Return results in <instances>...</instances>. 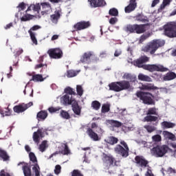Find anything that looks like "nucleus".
Wrapping results in <instances>:
<instances>
[{"mask_svg":"<svg viewBox=\"0 0 176 176\" xmlns=\"http://www.w3.org/2000/svg\"><path fill=\"white\" fill-rule=\"evenodd\" d=\"M148 61H149V58L143 56L134 61V65L138 68H143V69L149 72H167L168 71V68L164 67L162 65H144V63H148Z\"/></svg>","mask_w":176,"mask_h":176,"instance_id":"1","label":"nucleus"},{"mask_svg":"<svg viewBox=\"0 0 176 176\" xmlns=\"http://www.w3.org/2000/svg\"><path fill=\"white\" fill-rule=\"evenodd\" d=\"M21 164H24L22 166V170L24 176H32V172L31 171V166H33L32 171L34 173L35 176H41V167H39V164H32L29 165L28 163H25L24 162H19L18 166H21Z\"/></svg>","mask_w":176,"mask_h":176,"instance_id":"2","label":"nucleus"},{"mask_svg":"<svg viewBox=\"0 0 176 176\" xmlns=\"http://www.w3.org/2000/svg\"><path fill=\"white\" fill-rule=\"evenodd\" d=\"M109 90L119 93V91H123V90H129V89H131V85L129 81L121 80L109 84Z\"/></svg>","mask_w":176,"mask_h":176,"instance_id":"3","label":"nucleus"},{"mask_svg":"<svg viewBox=\"0 0 176 176\" xmlns=\"http://www.w3.org/2000/svg\"><path fill=\"white\" fill-rule=\"evenodd\" d=\"M166 45V41L163 39H154L144 47L145 52H150V54H155L159 47H163Z\"/></svg>","mask_w":176,"mask_h":176,"instance_id":"4","label":"nucleus"},{"mask_svg":"<svg viewBox=\"0 0 176 176\" xmlns=\"http://www.w3.org/2000/svg\"><path fill=\"white\" fill-rule=\"evenodd\" d=\"M149 25L147 24H133L127 25L124 28L126 32H130L131 34H144L146 32V27Z\"/></svg>","mask_w":176,"mask_h":176,"instance_id":"5","label":"nucleus"},{"mask_svg":"<svg viewBox=\"0 0 176 176\" xmlns=\"http://www.w3.org/2000/svg\"><path fill=\"white\" fill-rule=\"evenodd\" d=\"M135 96L146 105H155V100L152 98L153 95L151 93L138 91L136 92Z\"/></svg>","mask_w":176,"mask_h":176,"instance_id":"6","label":"nucleus"},{"mask_svg":"<svg viewBox=\"0 0 176 176\" xmlns=\"http://www.w3.org/2000/svg\"><path fill=\"white\" fill-rule=\"evenodd\" d=\"M120 144H117L115 146L114 152L117 153V155L122 156V157L126 158L129 157V152H130L129 145H127V143L124 142V140H122Z\"/></svg>","mask_w":176,"mask_h":176,"instance_id":"7","label":"nucleus"},{"mask_svg":"<svg viewBox=\"0 0 176 176\" xmlns=\"http://www.w3.org/2000/svg\"><path fill=\"white\" fill-rule=\"evenodd\" d=\"M168 146L166 144L157 145L151 149V153L155 157H163L168 152Z\"/></svg>","mask_w":176,"mask_h":176,"instance_id":"8","label":"nucleus"},{"mask_svg":"<svg viewBox=\"0 0 176 176\" xmlns=\"http://www.w3.org/2000/svg\"><path fill=\"white\" fill-rule=\"evenodd\" d=\"M164 34L168 38H176V23L170 22L164 26Z\"/></svg>","mask_w":176,"mask_h":176,"instance_id":"9","label":"nucleus"},{"mask_svg":"<svg viewBox=\"0 0 176 176\" xmlns=\"http://www.w3.org/2000/svg\"><path fill=\"white\" fill-rule=\"evenodd\" d=\"M146 116L144 118V122H148L152 123V122H157L159 120V113H157V109L156 107H151L146 112ZM152 115H155L152 116Z\"/></svg>","mask_w":176,"mask_h":176,"instance_id":"10","label":"nucleus"},{"mask_svg":"<svg viewBox=\"0 0 176 176\" xmlns=\"http://www.w3.org/2000/svg\"><path fill=\"white\" fill-rule=\"evenodd\" d=\"M99 60L98 57L94 54V52H87L84 53L80 61L85 64H90L91 61H98Z\"/></svg>","mask_w":176,"mask_h":176,"instance_id":"11","label":"nucleus"},{"mask_svg":"<svg viewBox=\"0 0 176 176\" xmlns=\"http://www.w3.org/2000/svg\"><path fill=\"white\" fill-rule=\"evenodd\" d=\"M91 127V128H87V135H89V137L91 140H93V141H100V140H101V138H99L98 134L93 131V129H97V127H98V125H97L96 122H93Z\"/></svg>","mask_w":176,"mask_h":176,"instance_id":"12","label":"nucleus"},{"mask_svg":"<svg viewBox=\"0 0 176 176\" xmlns=\"http://www.w3.org/2000/svg\"><path fill=\"white\" fill-rule=\"evenodd\" d=\"M34 103L32 102H30L29 103H21L18 105H16L13 107V111L15 113H23V112H25L28 108L32 107Z\"/></svg>","mask_w":176,"mask_h":176,"instance_id":"13","label":"nucleus"},{"mask_svg":"<svg viewBox=\"0 0 176 176\" xmlns=\"http://www.w3.org/2000/svg\"><path fill=\"white\" fill-rule=\"evenodd\" d=\"M47 54H49L50 58H54L56 60H58L60 58H63V50L60 48H54L50 49L47 51Z\"/></svg>","mask_w":176,"mask_h":176,"instance_id":"14","label":"nucleus"},{"mask_svg":"<svg viewBox=\"0 0 176 176\" xmlns=\"http://www.w3.org/2000/svg\"><path fill=\"white\" fill-rule=\"evenodd\" d=\"M135 163H136L139 167L144 168L148 167V164H149V162L146 160V159H145V157H144L142 155H136L135 157Z\"/></svg>","mask_w":176,"mask_h":176,"instance_id":"15","label":"nucleus"},{"mask_svg":"<svg viewBox=\"0 0 176 176\" xmlns=\"http://www.w3.org/2000/svg\"><path fill=\"white\" fill-rule=\"evenodd\" d=\"M88 2L89 3L90 8L94 9L107 6V1L105 0H88Z\"/></svg>","mask_w":176,"mask_h":176,"instance_id":"16","label":"nucleus"},{"mask_svg":"<svg viewBox=\"0 0 176 176\" xmlns=\"http://www.w3.org/2000/svg\"><path fill=\"white\" fill-rule=\"evenodd\" d=\"M90 21H80L74 25V28L76 31H82V30H86L90 27Z\"/></svg>","mask_w":176,"mask_h":176,"instance_id":"17","label":"nucleus"},{"mask_svg":"<svg viewBox=\"0 0 176 176\" xmlns=\"http://www.w3.org/2000/svg\"><path fill=\"white\" fill-rule=\"evenodd\" d=\"M137 8V0H130L129 4L125 7L124 11L125 13H131V12H134Z\"/></svg>","mask_w":176,"mask_h":176,"instance_id":"18","label":"nucleus"},{"mask_svg":"<svg viewBox=\"0 0 176 176\" xmlns=\"http://www.w3.org/2000/svg\"><path fill=\"white\" fill-rule=\"evenodd\" d=\"M102 160L104 163H107L109 166H113L115 162V157L111 154H106L103 153L102 154Z\"/></svg>","mask_w":176,"mask_h":176,"instance_id":"19","label":"nucleus"},{"mask_svg":"<svg viewBox=\"0 0 176 176\" xmlns=\"http://www.w3.org/2000/svg\"><path fill=\"white\" fill-rule=\"evenodd\" d=\"M33 141L35 144H39L41 142V138H43V132H42V129H38L37 131L33 133Z\"/></svg>","mask_w":176,"mask_h":176,"instance_id":"20","label":"nucleus"},{"mask_svg":"<svg viewBox=\"0 0 176 176\" xmlns=\"http://www.w3.org/2000/svg\"><path fill=\"white\" fill-rule=\"evenodd\" d=\"M64 105H72L76 101L72 96L69 94H65L62 97Z\"/></svg>","mask_w":176,"mask_h":176,"instance_id":"21","label":"nucleus"},{"mask_svg":"<svg viewBox=\"0 0 176 176\" xmlns=\"http://www.w3.org/2000/svg\"><path fill=\"white\" fill-rule=\"evenodd\" d=\"M61 17V11L56 10L54 14L50 15V20L54 24L58 23V19Z\"/></svg>","mask_w":176,"mask_h":176,"instance_id":"22","label":"nucleus"},{"mask_svg":"<svg viewBox=\"0 0 176 176\" xmlns=\"http://www.w3.org/2000/svg\"><path fill=\"white\" fill-rule=\"evenodd\" d=\"M176 78V74L174 72H168L163 76L164 82H168L170 80H174Z\"/></svg>","mask_w":176,"mask_h":176,"instance_id":"23","label":"nucleus"},{"mask_svg":"<svg viewBox=\"0 0 176 176\" xmlns=\"http://www.w3.org/2000/svg\"><path fill=\"white\" fill-rule=\"evenodd\" d=\"M133 19L135 21H139L140 23H149V19H148V16H145L142 14H138L133 16Z\"/></svg>","mask_w":176,"mask_h":176,"instance_id":"24","label":"nucleus"},{"mask_svg":"<svg viewBox=\"0 0 176 176\" xmlns=\"http://www.w3.org/2000/svg\"><path fill=\"white\" fill-rule=\"evenodd\" d=\"M72 108L73 112L76 115H78V116L80 115L82 108H80V107L79 106V104H78V102L76 100L74 101L72 104Z\"/></svg>","mask_w":176,"mask_h":176,"instance_id":"25","label":"nucleus"},{"mask_svg":"<svg viewBox=\"0 0 176 176\" xmlns=\"http://www.w3.org/2000/svg\"><path fill=\"white\" fill-rule=\"evenodd\" d=\"M62 147L63 148V150L60 151L61 155L66 156H68V155H72V153H71V149H69V147L67 143L62 144Z\"/></svg>","mask_w":176,"mask_h":176,"instance_id":"26","label":"nucleus"},{"mask_svg":"<svg viewBox=\"0 0 176 176\" xmlns=\"http://www.w3.org/2000/svg\"><path fill=\"white\" fill-rule=\"evenodd\" d=\"M0 158L3 160V162H9L10 160V156L8 154V152L2 148H0Z\"/></svg>","mask_w":176,"mask_h":176,"instance_id":"27","label":"nucleus"},{"mask_svg":"<svg viewBox=\"0 0 176 176\" xmlns=\"http://www.w3.org/2000/svg\"><path fill=\"white\" fill-rule=\"evenodd\" d=\"M0 115H1L3 118H4V116H10V115H12V109H9V107L4 109L0 107Z\"/></svg>","mask_w":176,"mask_h":176,"instance_id":"28","label":"nucleus"},{"mask_svg":"<svg viewBox=\"0 0 176 176\" xmlns=\"http://www.w3.org/2000/svg\"><path fill=\"white\" fill-rule=\"evenodd\" d=\"M47 111L42 110L37 113L36 118L38 121L45 120L47 118Z\"/></svg>","mask_w":176,"mask_h":176,"instance_id":"29","label":"nucleus"},{"mask_svg":"<svg viewBox=\"0 0 176 176\" xmlns=\"http://www.w3.org/2000/svg\"><path fill=\"white\" fill-rule=\"evenodd\" d=\"M43 9H47L41 12L42 16H45V14H49V10L52 9V6L49 3H42Z\"/></svg>","mask_w":176,"mask_h":176,"instance_id":"30","label":"nucleus"},{"mask_svg":"<svg viewBox=\"0 0 176 176\" xmlns=\"http://www.w3.org/2000/svg\"><path fill=\"white\" fill-rule=\"evenodd\" d=\"M104 142H106L107 144H109V145H115L116 144H118L119 139L113 136H110L107 140H104Z\"/></svg>","mask_w":176,"mask_h":176,"instance_id":"31","label":"nucleus"},{"mask_svg":"<svg viewBox=\"0 0 176 176\" xmlns=\"http://www.w3.org/2000/svg\"><path fill=\"white\" fill-rule=\"evenodd\" d=\"M140 90H148V91H151V90H157V87L153 86L152 84L142 85Z\"/></svg>","mask_w":176,"mask_h":176,"instance_id":"32","label":"nucleus"},{"mask_svg":"<svg viewBox=\"0 0 176 176\" xmlns=\"http://www.w3.org/2000/svg\"><path fill=\"white\" fill-rule=\"evenodd\" d=\"M30 10H34V12H37L39 13V10H41V6L39 3L38 4H31L27 9L26 12H30Z\"/></svg>","mask_w":176,"mask_h":176,"instance_id":"33","label":"nucleus"},{"mask_svg":"<svg viewBox=\"0 0 176 176\" xmlns=\"http://www.w3.org/2000/svg\"><path fill=\"white\" fill-rule=\"evenodd\" d=\"M138 79L142 82H152V78L149 77V76H146L143 74H140L138 75Z\"/></svg>","mask_w":176,"mask_h":176,"instance_id":"34","label":"nucleus"},{"mask_svg":"<svg viewBox=\"0 0 176 176\" xmlns=\"http://www.w3.org/2000/svg\"><path fill=\"white\" fill-rule=\"evenodd\" d=\"M161 126L164 129H173V127H175V124L173 122L164 121L161 123Z\"/></svg>","mask_w":176,"mask_h":176,"instance_id":"35","label":"nucleus"},{"mask_svg":"<svg viewBox=\"0 0 176 176\" xmlns=\"http://www.w3.org/2000/svg\"><path fill=\"white\" fill-rule=\"evenodd\" d=\"M32 80L33 82H43V80H45V78H43V76H42V74H36L32 76L30 81H32Z\"/></svg>","mask_w":176,"mask_h":176,"instance_id":"36","label":"nucleus"},{"mask_svg":"<svg viewBox=\"0 0 176 176\" xmlns=\"http://www.w3.org/2000/svg\"><path fill=\"white\" fill-rule=\"evenodd\" d=\"M107 122L113 127H122V124L121 122L115 120H109Z\"/></svg>","mask_w":176,"mask_h":176,"instance_id":"37","label":"nucleus"},{"mask_svg":"<svg viewBox=\"0 0 176 176\" xmlns=\"http://www.w3.org/2000/svg\"><path fill=\"white\" fill-rule=\"evenodd\" d=\"M91 107L94 111H98L101 108V103L98 100H94L91 102Z\"/></svg>","mask_w":176,"mask_h":176,"instance_id":"38","label":"nucleus"},{"mask_svg":"<svg viewBox=\"0 0 176 176\" xmlns=\"http://www.w3.org/2000/svg\"><path fill=\"white\" fill-rule=\"evenodd\" d=\"M111 111V104L106 103L102 105L101 112L102 113H108Z\"/></svg>","mask_w":176,"mask_h":176,"instance_id":"39","label":"nucleus"},{"mask_svg":"<svg viewBox=\"0 0 176 176\" xmlns=\"http://www.w3.org/2000/svg\"><path fill=\"white\" fill-rule=\"evenodd\" d=\"M109 14L113 17H118V16H119V10L115 8H111L109 10Z\"/></svg>","mask_w":176,"mask_h":176,"instance_id":"40","label":"nucleus"},{"mask_svg":"<svg viewBox=\"0 0 176 176\" xmlns=\"http://www.w3.org/2000/svg\"><path fill=\"white\" fill-rule=\"evenodd\" d=\"M65 93L68 94L69 96H76V92H75V89H72L71 87H67L65 89Z\"/></svg>","mask_w":176,"mask_h":176,"instance_id":"41","label":"nucleus"},{"mask_svg":"<svg viewBox=\"0 0 176 176\" xmlns=\"http://www.w3.org/2000/svg\"><path fill=\"white\" fill-rule=\"evenodd\" d=\"M29 157H30V162H32L33 164H38V160L36 159V156L35 155V153H34L33 152H30L29 153Z\"/></svg>","mask_w":176,"mask_h":176,"instance_id":"42","label":"nucleus"},{"mask_svg":"<svg viewBox=\"0 0 176 176\" xmlns=\"http://www.w3.org/2000/svg\"><path fill=\"white\" fill-rule=\"evenodd\" d=\"M46 148H47V141L44 140L40 144L38 149L41 152H45L46 151Z\"/></svg>","mask_w":176,"mask_h":176,"instance_id":"43","label":"nucleus"},{"mask_svg":"<svg viewBox=\"0 0 176 176\" xmlns=\"http://www.w3.org/2000/svg\"><path fill=\"white\" fill-rule=\"evenodd\" d=\"M162 134L164 137V138H168V140H173L174 138L175 135L170 132H168L167 131H164L162 132Z\"/></svg>","mask_w":176,"mask_h":176,"instance_id":"44","label":"nucleus"},{"mask_svg":"<svg viewBox=\"0 0 176 176\" xmlns=\"http://www.w3.org/2000/svg\"><path fill=\"white\" fill-rule=\"evenodd\" d=\"M28 34H30V38L32 39V42L34 43V45H38V40L35 36V33L33 32H31L30 30V31H28Z\"/></svg>","mask_w":176,"mask_h":176,"instance_id":"45","label":"nucleus"},{"mask_svg":"<svg viewBox=\"0 0 176 176\" xmlns=\"http://www.w3.org/2000/svg\"><path fill=\"white\" fill-rule=\"evenodd\" d=\"M149 36H151L150 32L142 34L139 38V43H142L144 41H146Z\"/></svg>","mask_w":176,"mask_h":176,"instance_id":"46","label":"nucleus"},{"mask_svg":"<svg viewBox=\"0 0 176 176\" xmlns=\"http://www.w3.org/2000/svg\"><path fill=\"white\" fill-rule=\"evenodd\" d=\"M144 128L148 131V133H153V131H156V127L152 125H144Z\"/></svg>","mask_w":176,"mask_h":176,"instance_id":"47","label":"nucleus"},{"mask_svg":"<svg viewBox=\"0 0 176 176\" xmlns=\"http://www.w3.org/2000/svg\"><path fill=\"white\" fill-rule=\"evenodd\" d=\"M171 2H173V0H163L162 3L160 6V9H165L166 6H168Z\"/></svg>","mask_w":176,"mask_h":176,"instance_id":"48","label":"nucleus"},{"mask_svg":"<svg viewBox=\"0 0 176 176\" xmlns=\"http://www.w3.org/2000/svg\"><path fill=\"white\" fill-rule=\"evenodd\" d=\"M60 116L63 118V119H67V120L71 119V116H69V113H68V112L64 110H61Z\"/></svg>","mask_w":176,"mask_h":176,"instance_id":"49","label":"nucleus"},{"mask_svg":"<svg viewBox=\"0 0 176 176\" xmlns=\"http://www.w3.org/2000/svg\"><path fill=\"white\" fill-rule=\"evenodd\" d=\"M76 91L78 96H79L80 97H82L83 96V87H82V85L76 86Z\"/></svg>","mask_w":176,"mask_h":176,"instance_id":"50","label":"nucleus"},{"mask_svg":"<svg viewBox=\"0 0 176 176\" xmlns=\"http://www.w3.org/2000/svg\"><path fill=\"white\" fill-rule=\"evenodd\" d=\"M30 20H32V15L31 14H25L21 18V21H30Z\"/></svg>","mask_w":176,"mask_h":176,"instance_id":"51","label":"nucleus"},{"mask_svg":"<svg viewBox=\"0 0 176 176\" xmlns=\"http://www.w3.org/2000/svg\"><path fill=\"white\" fill-rule=\"evenodd\" d=\"M60 109H61V107H49L48 108V111L50 112V113H56V112H58V111H60Z\"/></svg>","mask_w":176,"mask_h":176,"instance_id":"52","label":"nucleus"},{"mask_svg":"<svg viewBox=\"0 0 176 176\" xmlns=\"http://www.w3.org/2000/svg\"><path fill=\"white\" fill-rule=\"evenodd\" d=\"M152 140L154 142H160L162 141V136L160 135H155L152 136Z\"/></svg>","mask_w":176,"mask_h":176,"instance_id":"53","label":"nucleus"},{"mask_svg":"<svg viewBox=\"0 0 176 176\" xmlns=\"http://www.w3.org/2000/svg\"><path fill=\"white\" fill-rule=\"evenodd\" d=\"M72 176H83V174L80 170L75 169L72 172Z\"/></svg>","mask_w":176,"mask_h":176,"instance_id":"54","label":"nucleus"},{"mask_svg":"<svg viewBox=\"0 0 176 176\" xmlns=\"http://www.w3.org/2000/svg\"><path fill=\"white\" fill-rule=\"evenodd\" d=\"M54 174L56 175H58L61 173V166L60 165H56L55 169H54Z\"/></svg>","mask_w":176,"mask_h":176,"instance_id":"55","label":"nucleus"},{"mask_svg":"<svg viewBox=\"0 0 176 176\" xmlns=\"http://www.w3.org/2000/svg\"><path fill=\"white\" fill-rule=\"evenodd\" d=\"M77 74L74 70L67 71V78H74V76H76Z\"/></svg>","mask_w":176,"mask_h":176,"instance_id":"56","label":"nucleus"},{"mask_svg":"<svg viewBox=\"0 0 176 176\" xmlns=\"http://www.w3.org/2000/svg\"><path fill=\"white\" fill-rule=\"evenodd\" d=\"M122 78L124 79H126L127 80H133V75L129 74V73H126L124 74V76H122Z\"/></svg>","mask_w":176,"mask_h":176,"instance_id":"57","label":"nucleus"},{"mask_svg":"<svg viewBox=\"0 0 176 176\" xmlns=\"http://www.w3.org/2000/svg\"><path fill=\"white\" fill-rule=\"evenodd\" d=\"M17 8H19V12H21V10H24V9H25V3L24 2L21 3L19 4Z\"/></svg>","mask_w":176,"mask_h":176,"instance_id":"58","label":"nucleus"},{"mask_svg":"<svg viewBox=\"0 0 176 176\" xmlns=\"http://www.w3.org/2000/svg\"><path fill=\"white\" fill-rule=\"evenodd\" d=\"M43 67H45V68H47V64H43V63H38L35 65L34 69H39V68H42Z\"/></svg>","mask_w":176,"mask_h":176,"instance_id":"59","label":"nucleus"},{"mask_svg":"<svg viewBox=\"0 0 176 176\" xmlns=\"http://www.w3.org/2000/svg\"><path fill=\"white\" fill-rule=\"evenodd\" d=\"M109 23L111 24V25H114L116 23H118V18H116V16L111 18Z\"/></svg>","mask_w":176,"mask_h":176,"instance_id":"60","label":"nucleus"},{"mask_svg":"<svg viewBox=\"0 0 176 176\" xmlns=\"http://www.w3.org/2000/svg\"><path fill=\"white\" fill-rule=\"evenodd\" d=\"M41 26L38 25H35L34 26H32L30 30L28 31H31V32H32V31H38V30H40Z\"/></svg>","mask_w":176,"mask_h":176,"instance_id":"61","label":"nucleus"},{"mask_svg":"<svg viewBox=\"0 0 176 176\" xmlns=\"http://www.w3.org/2000/svg\"><path fill=\"white\" fill-rule=\"evenodd\" d=\"M23 52V49L19 48V50H17L16 51L15 54H14L16 58V57H19V56H20V54H22Z\"/></svg>","mask_w":176,"mask_h":176,"instance_id":"62","label":"nucleus"},{"mask_svg":"<svg viewBox=\"0 0 176 176\" xmlns=\"http://www.w3.org/2000/svg\"><path fill=\"white\" fill-rule=\"evenodd\" d=\"M100 58H105L107 57V51H103L100 52Z\"/></svg>","mask_w":176,"mask_h":176,"instance_id":"63","label":"nucleus"},{"mask_svg":"<svg viewBox=\"0 0 176 176\" xmlns=\"http://www.w3.org/2000/svg\"><path fill=\"white\" fill-rule=\"evenodd\" d=\"M0 176H10V174L6 173L4 170H1L0 173Z\"/></svg>","mask_w":176,"mask_h":176,"instance_id":"64","label":"nucleus"}]
</instances>
